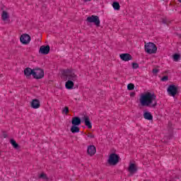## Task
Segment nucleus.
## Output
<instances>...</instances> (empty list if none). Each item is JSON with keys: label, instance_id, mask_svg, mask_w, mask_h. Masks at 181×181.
Wrapping results in <instances>:
<instances>
[{"label": "nucleus", "instance_id": "nucleus-1", "mask_svg": "<svg viewBox=\"0 0 181 181\" xmlns=\"http://www.w3.org/2000/svg\"><path fill=\"white\" fill-rule=\"evenodd\" d=\"M140 103L142 107H150L151 108H155V107L158 105L156 95L149 92L142 94L140 97Z\"/></svg>", "mask_w": 181, "mask_h": 181}, {"label": "nucleus", "instance_id": "nucleus-2", "mask_svg": "<svg viewBox=\"0 0 181 181\" xmlns=\"http://www.w3.org/2000/svg\"><path fill=\"white\" fill-rule=\"evenodd\" d=\"M63 77L65 80H70L71 81H78V76L74 73V71L66 69L64 71Z\"/></svg>", "mask_w": 181, "mask_h": 181}, {"label": "nucleus", "instance_id": "nucleus-3", "mask_svg": "<svg viewBox=\"0 0 181 181\" xmlns=\"http://www.w3.org/2000/svg\"><path fill=\"white\" fill-rule=\"evenodd\" d=\"M144 50L148 54H155L158 52V47L153 42H147L144 45Z\"/></svg>", "mask_w": 181, "mask_h": 181}, {"label": "nucleus", "instance_id": "nucleus-4", "mask_svg": "<svg viewBox=\"0 0 181 181\" xmlns=\"http://www.w3.org/2000/svg\"><path fill=\"white\" fill-rule=\"evenodd\" d=\"M119 162V156L116 153H111L107 160V163L112 166H115Z\"/></svg>", "mask_w": 181, "mask_h": 181}, {"label": "nucleus", "instance_id": "nucleus-5", "mask_svg": "<svg viewBox=\"0 0 181 181\" xmlns=\"http://www.w3.org/2000/svg\"><path fill=\"white\" fill-rule=\"evenodd\" d=\"M33 76L39 80L45 77V71L42 69H33Z\"/></svg>", "mask_w": 181, "mask_h": 181}, {"label": "nucleus", "instance_id": "nucleus-6", "mask_svg": "<svg viewBox=\"0 0 181 181\" xmlns=\"http://www.w3.org/2000/svg\"><path fill=\"white\" fill-rule=\"evenodd\" d=\"M89 23H94L96 26H100V18L98 16H91L86 18Z\"/></svg>", "mask_w": 181, "mask_h": 181}, {"label": "nucleus", "instance_id": "nucleus-7", "mask_svg": "<svg viewBox=\"0 0 181 181\" xmlns=\"http://www.w3.org/2000/svg\"><path fill=\"white\" fill-rule=\"evenodd\" d=\"M30 35L28 34H23L20 37V42L23 45H29V43H30Z\"/></svg>", "mask_w": 181, "mask_h": 181}, {"label": "nucleus", "instance_id": "nucleus-8", "mask_svg": "<svg viewBox=\"0 0 181 181\" xmlns=\"http://www.w3.org/2000/svg\"><path fill=\"white\" fill-rule=\"evenodd\" d=\"M168 93L169 95L175 97L177 94V88L175 85H170L168 88Z\"/></svg>", "mask_w": 181, "mask_h": 181}, {"label": "nucleus", "instance_id": "nucleus-9", "mask_svg": "<svg viewBox=\"0 0 181 181\" xmlns=\"http://www.w3.org/2000/svg\"><path fill=\"white\" fill-rule=\"evenodd\" d=\"M49 52H50V47L49 45H47V46L42 45L40 47V53H41V54H49Z\"/></svg>", "mask_w": 181, "mask_h": 181}, {"label": "nucleus", "instance_id": "nucleus-10", "mask_svg": "<svg viewBox=\"0 0 181 181\" xmlns=\"http://www.w3.org/2000/svg\"><path fill=\"white\" fill-rule=\"evenodd\" d=\"M82 119L84 122L86 127H87L89 129H91L93 128V124H91V122L90 121V117L88 116H84Z\"/></svg>", "mask_w": 181, "mask_h": 181}, {"label": "nucleus", "instance_id": "nucleus-11", "mask_svg": "<svg viewBox=\"0 0 181 181\" xmlns=\"http://www.w3.org/2000/svg\"><path fill=\"white\" fill-rule=\"evenodd\" d=\"M88 154H89L90 156H94L95 155V152H97V150L95 148V146L90 145L88 146L87 149Z\"/></svg>", "mask_w": 181, "mask_h": 181}, {"label": "nucleus", "instance_id": "nucleus-12", "mask_svg": "<svg viewBox=\"0 0 181 181\" xmlns=\"http://www.w3.org/2000/svg\"><path fill=\"white\" fill-rule=\"evenodd\" d=\"M138 168L134 163H130L128 168V172H129L130 175H134V173H136Z\"/></svg>", "mask_w": 181, "mask_h": 181}, {"label": "nucleus", "instance_id": "nucleus-13", "mask_svg": "<svg viewBox=\"0 0 181 181\" xmlns=\"http://www.w3.org/2000/svg\"><path fill=\"white\" fill-rule=\"evenodd\" d=\"M31 107L34 110H37V108H40V101L37 99H33L31 102Z\"/></svg>", "mask_w": 181, "mask_h": 181}, {"label": "nucleus", "instance_id": "nucleus-14", "mask_svg": "<svg viewBox=\"0 0 181 181\" xmlns=\"http://www.w3.org/2000/svg\"><path fill=\"white\" fill-rule=\"evenodd\" d=\"M119 57L124 62H129V60H132V56L129 54H121Z\"/></svg>", "mask_w": 181, "mask_h": 181}, {"label": "nucleus", "instance_id": "nucleus-15", "mask_svg": "<svg viewBox=\"0 0 181 181\" xmlns=\"http://www.w3.org/2000/svg\"><path fill=\"white\" fill-rule=\"evenodd\" d=\"M71 124L72 125L78 127L81 125V119L78 117H74L72 118Z\"/></svg>", "mask_w": 181, "mask_h": 181}, {"label": "nucleus", "instance_id": "nucleus-16", "mask_svg": "<svg viewBox=\"0 0 181 181\" xmlns=\"http://www.w3.org/2000/svg\"><path fill=\"white\" fill-rule=\"evenodd\" d=\"M67 90H71L74 87V81L68 80L65 83Z\"/></svg>", "mask_w": 181, "mask_h": 181}, {"label": "nucleus", "instance_id": "nucleus-17", "mask_svg": "<svg viewBox=\"0 0 181 181\" xmlns=\"http://www.w3.org/2000/svg\"><path fill=\"white\" fill-rule=\"evenodd\" d=\"M24 74L27 78L30 77V76H33V69L30 68H26L24 70Z\"/></svg>", "mask_w": 181, "mask_h": 181}, {"label": "nucleus", "instance_id": "nucleus-18", "mask_svg": "<svg viewBox=\"0 0 181 181\" xmlns=\"http://www.w3.org/2000/svg\"><path fill=\"white\" fill-rule=\"evenodd\" d=\"M71 132H72V134H78V132H80V127L78 126L72 125Z\"/></svg>", "mask_w": 181, "mask_h": 181}, {"label": "nucleus", "instance_id": "nucleus-19", "mask_svg": "<svg viewBox=\"0 0 181 181\" xmlns=\"http://www.w3.org/2000/svg\"><path fill=\"white\" fill-rule=\"evenodd\" d=\"M144 117L145 119H148V121L153 119V116H152V114H151V112H144Z\"/></svg>", "mask_w": 181, "mask_h": 181}, {"label": "nucleus", "instance_id": "nucleus-20", "mask_svg": "<svg viewBox=\"0 0 181 181\" xmlns=\"http://www.w3.org/2000/svg\"><path fill=\"white\" fill-rule=\"evenodd\" d=\"M112 7L115 9V11H119L121 8V6H119V3L115 1L112 4Z\"/></svg>", "mask_w": 181, "mask_h": 181}, {"label": "nucleus", "instance_id": "nucleus-21", "mask_svg": "<svg viewBox=\"0 0 181 181\" xmlns=\"http://www.w3.org/2000/svg\"><path fill=\"white\" fill-rule=\"evenodd\" d=\"M10 143L11 144L12 146L15 148V149H18L19 148V144H18L16 143V141L11 139L10 141Z\"/></svg>", "mask_w": 181, "mask_h": 181}, {"label": "nucleus", "instance_id": "nucleus-22", "mask_svg": "<svg viewBox=\"0 0 181 181\" xmlns=\"http://www.w3.org/2000/svg\"><path fill=\"white\" fill-rule=\"evenodd\" d=\"M8 18H9L8 13L6 11H3L1 14V19H3V21H6Z\"/></svg>", "mask_w": 181, "mask_h": 181}, {"label": "nucleus", "instance_id": "nucleus-23", "mask_svg": "<svg viewBox=\"0 0 181 181\" xmlns=\"http://www.w3.org/2000/svg\"><path fill=\"white\" fill-rule=\"evenodd\" d=\"M174 62H177L180 59V55L179 54H175L173 57Z\"/></svg>", "mask_w": 181, "mask_h": 181}, {"label": "nucleus", "instance_id": "nucleus-24", "mask_svg": "<svg viewBox=\"0 0 181 181\" xmlns=\"http://www.w3.org/2000/svg\"><path fill=\"white\" fill-rule=\"evenodd\" d=\"M134 88H135V85H134V83H129L127 85V89L129 90H134Z\"/></svg>", "mask_w": 181, "mask_h": 181}, {"label": "nucleus", "instance_id": "nucleus-25", "mask_svg": "<svg viewBox=\"0 0 181 181\" xmlns=\"http://www.w3.org/2000/svg\"><path fill=\"white\" fill-rule=\"evenodd\" d=\"M40 179H44L45 180H47V175L45 173H41L39 176Z\"/></svg>", "mask_w": 181, "mask_h": 181}, {"label": "nucleus", "instance_id": "nucleus-26", "mask_svg": "<svg viewBox=\"0 0 181 181\" xmlns=\"http://www.w3.org/2000/svg\"><path fill=\"white\" fill-rule=\"evenodd\" d=\"M69 113V107H65L62 109V114H65V115H67Z\"/></svg>", "mask_w": 181, "mask_h": 181}, {"label": "nucleus", "instance_id": "nucleus-27", "mask_svg": "<svg viewBox=\"0 0 181 181\" xmlns=\"http://www.w3.org/2000/svg\"><path fill=\"white\" fill-rule=\"evenodd\" d=\"M168 80H169V76H164L161 78V81H168Z\"/></svg>", "mask_w": 181, "mask_h": 181}, {"label": "nucleus", "instance_id": "nucleus-28", "mask_svg": "<svg viewBox=\"0 0 181 181\" xmlns=\"http://www.w3.org/2000/svg\"><path fill=\"white\" fill-rule=\"evenodd\" d=\"M132 67L133 69H138L139 67V64H138V63H133Z\"/></svg>", "mask_w": 181, "mask_h": 181}, {"label": "nucleus", "instance_id": "nucleus-29", "mask_svg": "<svg viewBox=\"0 0 181 181\" xmlns=\"http://www.w3.org/2000/svg\"><path fill=\"white\" fill-rule=\"evenodd\" d=\"M88 138H90V139H93L94 138H95V136H94V134H91V133H89L88 135H87Z\"/></svg>", "mask_w": 181, "mask_h": 181}, {"label": "nucleus", "instance_id": "nucleus-30", "mask_svg": "<svg viewBox=\"0 0 181 181\" xmlns=\"http://www.w3.org/2000/svg\"><path fill=\"white\" fill-rule=\"evenodd\" d=\"M153 74H157V73H159V70H158L157 69H153Z\"/></svg>", "mask_w": 181, "mask_h": 181}, {"label": "nucleus", "instance_id": "nucleus-31", "mask_svg": "<svg viewBox=\"0 0 181 181\" xmlns=\"http://www.w3.org/2000/svg\"><path fill=\"white\" fill-rule=\"evenodd\" d=\"M130 97H135V92H131Z\"/></svg>", "mask_w": 181, "mask_h": 181}, {"label": "nucleus", "instance_id": "nucleus-32", "mask_svg": "<svg viewBox=\"0 0 181 181\" xmlns=\"http://www.w3.org/2000/svg\"><path fill=\"white\" fill-rule=\"evenodd\" d=\"M163 23H164V25H166V20H163Z\"/></svg>", "mask_w": 181, "mask_h": 181}, {"label": "nucleus", "instance_id": "nucleus-33", "mask_svg": "<svg viewBox=\"0 0 181 181\" xmlns=\"http://www.w3.org/2000/svg\"><path fill=\"white\" fill-rule=\"evenodd\" d=\"M178 2H180V4H181V0H178Z\"/></svg>", "mask_w": 181, "mask_h": 181}]
</instances>
